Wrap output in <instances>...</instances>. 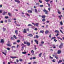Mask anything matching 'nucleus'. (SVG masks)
Instances as JSON below:
<instances>
[{"label":"nucleus","mask_w":64,"mask_h":64,"mask_svg":"<svg viewBox=\"0 0 64 64\" xmlns=\"http://www.w3.org/2000/svg\"><path fill=\"white\" fill-rule=\"evenodd\" d=\"M24 43L25 44H27V45L28 46H30V45H31V44L28 42H24Z\"/></svg>","instance_id":"f257e3e1"},{"label":"nucleus","mask_w":64,"mask_h":64,"mask_svg":"<svg viewBox=\"0 0 64 64\" xmlns=\"http://www.w3.org/2000/svg\"><path fill=\"white\" fill-rule=\"evenodd\" d=\"M32 24L33 25H34V26H37V27H38V26H39V23H37L35 24L33 23H32Z\"/></svg>","instance_id":"f03ea898"},{"label":"nucleus","mask_w":64,"mask_h":64,"mask_svg":"<svg viewBox=\"0 0 64 64\" xmlns=\"http://www.w3.org/2000/svg\"><path fill=\"white\" fill-rule=\"evenodd\" d=\"M43 11L44 12H45L46 14H48V11L44 9L43 10Z\"/></svg>","instance_id":"7ed1b4c3"},{"label":"nucleus","mask_w":64,"mask_h":64,"mask_svg":"<svg viewBox=\"0 0 64 64\" xmlns=\"http://www.w3.org/2000/svg\"><path fill=\"white\" fill-rule=\"evenodd\" d=\"M63 44H61L59 46V48H60V49H62V48H63Z\"/></svg>","instance_id":"20e7f679"},{"label":"nucleus","mask_w":64,"mask_h":64,"mask_svg":"<svg viewBox=\"0 0 64 64\" xmlns=\"http://www.w3.org/2000/svg\"><path fill=\"white\" fill-rule=\"evenodd\" d=\"M33 34H30L28 35L27 36L28 37H33Z\"/></svg>","instance_id":"39448f33"},{"label":"nucleus","mask_w":64,"mask_h":64,"mask_svg":"<svg viewBox=\"0 0 64 64\" xmlns=\"http://www.w3.org/2000/svg\"><path fill=\"white\" fill-rule=\"evenodd\" d=\"M61 53V51L60 50H58V54H60Z\"/></svg>","instance_id":"423d86ee"},{"label":"nucleus","mask_w":64,"mask_h":64,"mask_svg":"<svg viewBox=\"0 0 64 64\" xmlns=\"http://www.w3.org/2000/svg\"><path fill=\"white\" fill-rule=\"evenodd\" d=\"M15 2H17V3H18V4H19V3H20V1L18 0H15Z\"/></svg>","instance_id":"0eeeda50"},{"label":"nucleus","mask_w":64,"mask_h":64,"mask_svg":"<svg viewBox=\"0 0 64 64\" xmlns=\"http://www.w3.org/2000/svg\"><path fill=\"white\" fill-rule=\"evenodd\" d=\"M11 58H12L13 59H16V58H17V57L16 56H10Z\"/></svg>","instance_id":"6e6552de"},{"label":"nucleus","mask_w":64,"mask_h":64,"mask_svg":"<svg viewBox=\"0 0 64 64\" xmlns=\"http://www.w3.org/2000/svg\"><path fill=\"white\" fill-rule=\"evenodd\" d=\"M22 49L24 48V47H26V46L24 44H23V43L22 44Z\"/></svg>","instance_id":"1a4fd4ad"},{"label":"nucleus","mask_w":64,"mask_h":64,"mask_svg":"<svg viewBox=\"0 0 64 64\" xmlns=\"http://www.w3.org/2000/svg\"><path fill=\"white\" fill-rule=\"evenodd\" d=\"M28 12L29 13H33L32 11L31 10H28Z\"/></svg>","instance_id":"9d476101"},{"label":"nucleus","mask_w":64,"mask_h":64,"mask_svg":"<svg viewBox=\"0 0 64 64\" xmlns=\"http://www.w3.org/2000/svg\"><path fill=\"white\" fill-rule=\"evenodd\" d=\"M40 33H42L43 34L44 33V30H41L40 31Z\"/></svg>","instance_id":"9b49d317"},{"label":"nucleus","mask_w":64,"mask_h":64,"mask_svg":"<svg viewBox=\"0 0 64 64\" xmlns=\"http://www.w3.org/2000/svg\"><path fill=\"white\" fill-rule=\"evenodd\" d=\"M35 12L36 14L38 13V12H37V10L36 9H35Z\"/></svg>","instance_id":"f8f14e48"},{"label":"nucleus","mask_w":64,"mask_h":64,"mask_svg":"<svg viewBox=\"0 0 64 64\" xmlns=\"http://www.w3.org/2000/svg\"><path fill=\"white\" fill-rule=\"evenodd\" d=\"M59 18H60V19H61V17H62V18H63V19H64V16H59Z\"/></svg>","instance_id":"ddd939ff"},{"label":"nucleus","mask_w":64,"mask_h":64,"mask_svg":"<svg viewBox=\"0 0 64 64\" xmlns=\"http://www.w3.org/2000/svg\"><path fill=\"white\" fill-rule=\"evenodd\" d=\"M23 33H27V32H26V29H24V31L23 32Z\"/></svg>","instance_id":"4468645a"},{"label":"nucleus","mask_w":64,"mask_h":64,"mask_svg":"<svg viewBox=\"0 0 64 64\" xmlns=\"http://www.w3.org/2000/svg\"><path fill=\"white\" fill-rule=\"evenodd\" d=\"M1 43H4V40H1Z\"/></svg>","instance_id":"2eb2a0df"},{"label":"nucleus","mask_w":64,"mask_h":64,"mask_svg":"<svg viewBox=\"0 0 64 64\" xmlns=\"http://www.w3.org/2000/svg\"><path fill=\"white\" fill-rule=\"evenodd\" d=\"M31 53L32 54V55H34V52L33 50H32L31 51Z\"/></svg>","instance_id":"dca6fc26"},{"label":"nucleus","mask_w":64,"mask_h":64,"mask_svg":"<svg viewBox=\"0 0 64 64\" xmlns=\"http://www.w3.org/2000/svg\"><path fill=\"white\" fill-rule=\"evenodd\" d=\"M35 42L36 43V44H38V41L36 40H35Z\"/></svg>","instance_id":"f3484780"},{"label":"nucleus","mask_w":64,"mask_h":64,"mask_svg":"<svg viewBox=\"0 0 64 64\" xmlns=\"http://www.w3.org/2000/svg\"><path fill=\"white\" fill-rule=\"evenodd\" d=\"M49 33V31L48 30H46V34H48Z\"/></svg>","instance_id":"a211bd4d"},{"label":"nucleus","mask_w":64,"mask_h":64,"mask_svg":"<svg viewBox=\"0 0 64 64\" xmlns=\"http://www.w3.org/2000/svg\"><path fill=\"white\" fill-rule=\"evenodd\" d=\"M14 38L15 39H17V38H16V36L14 35L13 36Z\"/></svg>","instance_id":"6ab92c4d"},{"label":"nucleus","mask_w":64,"mask_h":64,"mask_svg":"<svg viewBox=\"0 0 64 64\" xmlns=\"http://www.w3.org/2000/svg\"><path fill=\"white\" fill-rule=\"evenodd\" d=\"M7 46H9V47H10V46H12V45L10 44H7Z\"/></svg>","instance_id":"aec40b11"},{"label":"nucleus","mask_w":64,"mask_h":64,"mask_svg":"<svg viewBox=\"0 0 64 64\" xmlns=\"http://www.w3.org/2000/svg\"><path fill=\"white\" fill-rule=\"evenodd\" d=\"M7 12H4L3 13V15H5V14H7Z\"/></svg>","instance_id":"412c9836"},{"label":"nucleus","mask_w":64,"mask_h":64,"mask_svg":"<svg viewBox=\"0 0 64 64\" xmlns=\"http://www.w3.org/2000/svg\"><path fill=\"white\" fill-rule=\"evenodd\" d=\"M33 26L31 24H29L28 25V27H32Z\"/></svg>","instance_id":"4be33fe9"},{"label":"nucleus","mask_w":64,"mask_h":64,"mask_svg":"<svg viewBox=\"0 0 64 64\" xmlns=\"http://www.w3.org/2000/svg\"><path fill=\"white\" fill-rule=\"evenodd\" d=\"M55 33H59V32L57 30H56L55 31Z\"/></svg>","instance_id":"5701e85b"},{"label":"nucleus","mask_w":64,"mask_h":64,"mask_svg":"<svg viewBox=\"0 0 64 64\" xmlns=\"http://www.w3.org/2000/svg\"><path fill=\"white\" fill-rule=\"evenodd\" d=\"M22 54H27V52H22Z\"/></svg>","instance_id":"b1692460"},{"label":"nucleus","mask_w":64,"mask_h":64,"mask_svg":"<svg viewBox=\"0 0 64 64\" xmlns=\"http://www.w3.org/2000/svg\"><path fill=\"white\" fill-rule=\"evenodd\" d=\"M3 29L4 30V32H5V31L6 30V28H3Z\"/></svg>","instance_id":"393cba45"},{"label":"nucleus","mask_w":64,"mask_h":64,"mask_svg":"<svg viewBox=\"0 0 64 64\" xmlns=\"http://www.w3.org/2000/svg\"><path fill=\"white\" fill-rule=\"evenodd\" d=\"M42 53H41L39 55V57H41V55H42Z\"/></svg>","instance_id":"a878e982"},{"label":"nucleus","mask_w":64,"mask_h":64,"mask_svg":"<svg viewBox=\"0 0 64 64\" xmlns=\"http://www.w3.org/2000/svg\"><path fill=\"white\" fill-rule=\"evenodd\" d=\"M61 62H62V60H59L58 63V64H59V63H61Z\"/></svg>","instance_id":"bb28decb"},{"label":"nucleus","mask_w":64,"mask_h":64,"mask_svg":"<svg viewBox=\"0 0 64 64\" xmlns=\"http://www.w3.org/2000/svg\"><path fill=\"white\" fill-rule=\"evenodd\" d=\"M2 53L3 54H4V55H5V56H6V53H4V52H3L2 51Z\"/></svg>","instance_id":"cd10ccee"},{"label":"nucleus","mask_w":64,"mask_h":64,"mask_svg":"<svg viewBox=\"0 0 64 64\" xmlns=\"http://www.w3.org/2000/svg\"><path fill=\"white\" fill-rule=\"evenodd\" d=\"M50 1V0H46L45 1L47 3H48Z\"/></svg>","instance_id":"c85d7f7f"},{"label":"nucleus","mask_w":64,"mask_h":64,"mask_svg":"<svg viewBox=\"0 0 64 64\" xmlns=\"http://www.w3.org/2000/svg\"><path fill=\"white\" fill-rule=\"evenodd\" d=\"M8 15H9V16H11V13H10V12H9L8 13Z\"/></svg>","instance_id":"c756f323"},{"label":"nucleus","mask_w":64,"mask_h":64,"mask_svg":"<svg viewBox=\"0 0 64 64\" xmlns=\"http://www.w3.org/2000/svg\"><path fill=\"white\" fill-rule=\"evenodd\" d=\"M45 21H46V19H42V22H45Z\"/></svg>","instance_id":"7c9ffc66"},{"label":"nucleus","mask_w":64,"mask_h":64,"mask_svg":"<svg viewBox=\"0 0 64 64\" xmlns=\"http://www.w3.org/2000/svg\"><path fill=\"white\" fill-rule=\"evenodd\" d=\"M7 49L8 50V51H10V50H11V49L9 48H7Z\"/></svg>","instance_id":"2f4dec72"},{"label":"nucleus","mask_w":64,"mask_h":64,"mask_svg":"<svg viewBox=\"0 0 64 64\" xmlns=\"http://www.w3.org/2000/svg\"><path fill=\"white\" fill-rule=\"evenodd\" d=\"M55 58L56 59H58V57L57 56H55Z\"/></svg>","instance_id":"473e14b6"},{"label":"nucleus","mask_w":64,"mask_h":64,"mask_svg":"<svg viewBox=\"0 0 64 64\" xmlns=\"http://www.w3.org/2000/svg\"><path fill=\"white\" fill-rule=\"evenodd\" d=\"M40 7H44V6H43V5H40Z\"/></svg>","instance_id":"72a5a7b5"},{"label":"nucleus","mask_w":64,"mask_h":64,"mask_svg":"<svg viewBox=\"0 0 64 64\" xmlns=\"http://www.w3.org/2000/svg\"><path fill=\"white\" fill-rule=\"evenodd\" d=\"M41 44H44V42L42 41L41 42Z\"/></svg>","instance_id":"f704fd0d"},{"label":"nucleus","mask_w":64,"mask_h":64,"mask_svg":"<svg viewBox=\"0 0 64 64\" xmlns=\"http://www.w3.org/2000/svg\"><path fill=\"white\" fill-rule=\"evenodd\" d=\"M16 33V34H18V30H16L15 32Z\"/></svg>","instance_id":"c9c22d12"},{"label":"nucleus","mask_w":64,"mask_h":64,"mask_svg":"<svg viewBox=\"0 0 64 64\" xmlns=\"http://www.w3.org/2000/svg\"><path fill=\"white\" fill-rule=\"evenodd\" d=\"M14 48H16V47L14 46H12V49H13Z\"/></svg>","instance_id":"e433bc0d"},{"label":"nucleus","mask_w":64,"mask_h":64,"mask_svg":"<svg viewBox=\"0 0 64 64\" xmlns=\"http://www.w3.org/2000/svg\"><path fill=\"white\" fill-rule=\"evenodd\" d=\"M56 38V37H55L52 38L51 39V40H53V39H55Z\"/></svg>","instance_id":"4c0bfd02"},{"label":"nucleus","mask_w":64,"mask_h":64,"mask_svg":"<svg viewBox=\"0 0 64 64\" xmlns=\"http://www.w3.org/2000/svg\"><path fill=\"white\" fill-rule=\"evenodd\" d=\"M60 24L61 25H63V23H62V22H60Z\"/></svg>","instance_id":"58836bf2"},{"label":"nucleus","mask_w":64,"mask_h":64,"mask_svg":"<svg viewBox=\"0 0 64 64\" xmlns=\"http://www.w3.org/2000/svg\"><path fill=\"white\" fill-rule=\"evenodd\" d=\"M39 2L40 3H42V1L41 0H39Z\"/></svg>","instance_id":"ea45409f"},{"label":"nucleus","mask_w":64,"mask_h":64,"mask_svg":"<svg viewBox=\"0 0 64 64\" xmlns=\"http://www.w3.org/2000/svg\"><path fill=\"white\" fill-rule=\"evenodd\" d=\"M58 13L59 14H61V12H58Z\"/></svg>","instance_id":"a19ab883"},{"label":"nucleus","mask_w":64,"mask_h":64,"mask_svg":"<svg viewBox=\"0 0 64 64\" xmlns=\"http://www.w3.org/2000/svg\"><path fill=\"white\" fill-rule=\"evenodd\" d=\"M36 38H37L38 39L39 38V36H38L37 35H36Z\"/></svg>","instance_id":"79ce46f5"},{"label":"nucleus","mask_w":64,"mask_h":64,"mask_svg":"<svg viewBox=\"0 0 64 64\" xmlns=\"http://www.w3.org/2000/svg\"><path fill=\"white\" fill-rule=\"evenodd\" d=\"M60 32H61V33H62L63 34H64V33H63V32H62V30H60Z\"/></svg>","instance_id":"37998d69"},{"label":"nucleus","mask_w":64,"mask_h":64,"mask_svg":"<svg viewBox=\"0 0 64 64\" xmlns=\"http://www.w3.org/2000/svg\"><path fill=\"white\" fill-rule=\"evenodd\" d=\"M33 63L34 64H37V62H33Z\"/></svg>","instance_id":"c03bdc74"},{"label":"nucleus","mask_w":64,"mask_h":64,"mask_svg":"<svg viewBox=\"0 0 64 64\" xmlns=\"http://www.w3.org/2000/svg\"><path fill=\"white\" fill-rule=\"evenodd\" d=\"M48 6H49V7H50V4L48 3Z\"/></svg>","instance_id":"a18cd8bd"},{"label":"nucleus","mask_w":64,"mask_h":64,"mask_svg":"<svg viewBox=\"0 0 64 64\" xmlns=\"http://www.w3.org/2000/svg\"><path fill=\"white\" fill-rule=\"evenodd\" d=\"M20 42V40H18L17 41L18 43H19Z\"/></svg>","instance_id":"49530a36"},{"label":"nucleus","mask_w":64,"mask_h":64,"mask_svg":"<svg viewBox=\"0 0 64 64\" xmlns=\"http://www.w3.org/2000/svg\"><path fill=\"white\" fill-rule=\"evenodd\" d=\"M50 38H51V34H50L49 36Z\"/></svg>","instance_id":"de8ad7c7"},{"label":"nucleus","mask_w":64,"mask_h":64,"mask_svg":"<svg viewBox=\"0 0 64 64\" xmlns=\"http://www.w3.org/2000/svg\"><path fill=\"white\" fill-rule=\"evenodd\" d=\"M50 59H53V58L52 57H51V56H50Z\"/></svg>","instance_id":"09e8293b"},{"label":"nucleus","mask_w":64,"mask_h":64,"mask_svg":"<svg viewBox=\"0 0 64 64\" xmlns=\"http://www.w3.org/2000/svg\"><path fill=\"white\" fill-rule=\"evenodd\" d=\"M54 41L55 42H57V40H56V39H54Z\"/></svg>","instance_id":"8fccbe9b"},{"label":"nucleus","mask_w":64,"mask_h":64,"mask_svg":"<svg viewBox=\"0 0 64 64\" xmlns=\"http://www.w3.org/2000/svg\"><path fill=\"white\" fill-rule=\"evenodd\" d=\"M48 10L50 11V10H51V8H49L48 9Z\"/></svg>","instance_id":"3c124183"},{"label":"nucleus","mask_w":64,"mask_h":64,"mask_svg":"<svg viewBox=\"0 0 64 64\" xmlns=\"http://www.w3.org/2000/svg\"><path fill=\"white\" fill-rule=\"evenodd\" d=\"M4 52H5V53H7V50H5L4 51Z\"/></svg>","instance_id":"603ef678"},{"label":"nucleus","mask_w":64,"mask_h":64,"mask_svg":"<svg viewBox=\"0 0 64 64\" xmlns=\"http://www.w3.org/2000/svg\"><path fill=\"white\" fill-rule=\"evenodd\" d=\"M43 45L42 44H40V46H42Z\"/></svg>","instance_id":"864d4df0"},{"label":"nucleus","mask_w":64,"mask_h":64,"mask_svg":"<svg viewBox=\"0 0 64 64\" xmlns=\"http://www.w3.org/2000/svg\"><path fill=\"white\" fill-rule=\"evenodd\" d=\"M13 44H14V45H15L16 44H17L16 43V42H14L13 43Z\"/></svg>","instance_id":"5fc2aeb1"},{"label":"nucleus","mask_w":64,"mask_h":64,"mask_svg":"<svg viewBox=\"0 0 64 64\" xmlns=\"http://www.w3.org/2000/svg\"><path fill=\"white\" fill-rule=\"evenodd\" d=\"M59 35V34H57L56 35V37H58V35Z\"/></svg>","instance_id":"6e6d98bb"},{"label":"nucleus","mask_w":64,"mask_h":64,"mask_svg":"<svg viewBox=\"0 0 64 64\" xmlns=\"http://www.w3.org/2000/svg\"><path fill=\"white\" fill-rule=\"evenodd\" d=\"M9 18L8 16H6L5 17L6 19H8Z\"/></svg>","instance_id":"4d7b16f0"},{"label":"nucleus","mask_w":64,"mask_h":64,"mask_svg":"<svg viewBox=\"0 0 64 64\" xmlns=\"http://www.w3.org/2000/svg\"><path fill=\"white\" fill-rule=\"evenodd\" d=\"M52 62H56L55 60H52Z\"/></svg>","instance_id":"13d9d810"},{"label":"nucleus","mask_w":64,"mask_h":64,"mask_svg":"<svg viewBox=\"0 0 64 64\" xmlns=\"http://www.w3.org/2000/svg\"><path fill=\"white\" fill-rule=\"evenodd\" d=\"M8 22H11V20H8Z\"/></svg>","instance_id":"bf43d9fd"},{"label":"nucleus","mask_w":64,"mask_h":64,"mask_svg":"<svg viewBox=\"0 0 64 64\" xmlns=\"http://www.w3.org/2000/svg\"><path fill=\"white\" fill-rule=\"evenodd\" d=\"M10 62L11 63H12V64H13L14 63V62H13L12 61H11Z\"/></svg>","instance_id":"052dcab7"},{"label":"nucleus","mask_w":64,"mask_h":64,"mask_svg":"<svg viewBox=\"0 0 64 64\" xmlns=\"http://www.w3.org/2000/svg\"><path fill=\"white\" fill-rule=\"evenodd\" d=\"M16 62L17 63H18L19 62V60H18V59L16 60Z\"/></svg>","instance_id":"680f3d73"},{"label":"nucleus","mask_w":64,"mask_h":64,"mask_svg":"<svg viewBox=\"0 0 64 64\" xmlns=\"http://www.w3.org/2000/svg\"><path fill=\"white\" fill-rule=\"evenodd\" d=\"M42 17L43 18H45L46 17H45V16H42Z\"/></svg>","instance_id":"e2e57ef3"},{"label":"nucleus","mask_w":64,"mask_h":64,"mask_svg":"<svg viewBox=\"0 0 64 64\" xmlns=\"http://www.w3.org/2000/svg\"><path fill=\"white\" fill-rule=\"evenodd\" d=\"M11 39H12V40H14V38L13 37H12L11 38Z\"/></svg>","instance_id":"0e129e2a"},{"label":"nucleus","mask_w":64,"mask_h":64,"mask_svg":"<svg viewBox=\"0 0 64 64\" xmlns=\"http://www.w3.org/2000/svg\"><path fill=\"white\" fill-rule=\"evenodd\" d=\"M27 31H29V28H28L26 30Z\"/></svg>","instance_id":"69168bd1"},{"label":"nucleus","mask_w":64,"mask_h":64,"mask_svg":"<svg viewBox=\"0 0 64 64\" xmlns=\"http://www.w3.org/2000/svg\"><path fill=\"white\" fill-rule=\"evenodd\" d=\"M3 6H2V5H1L0 6V8H2Z\"/></svg>","instance_id":"338daca9"},{"label":"nucleus","mask_w":64,"mask_h":64,"mask_svg":"<svg viewBox=\"0 0 64 64\" xmlns=\"http://www.w3.org/2000/svg\"><path fill=\"white\" fill-rule=\"evenodd\" d=\"M1 23H3V21H2L0 22Z\"/></svg>","instance_id":"774afa93"}]
</instances>
